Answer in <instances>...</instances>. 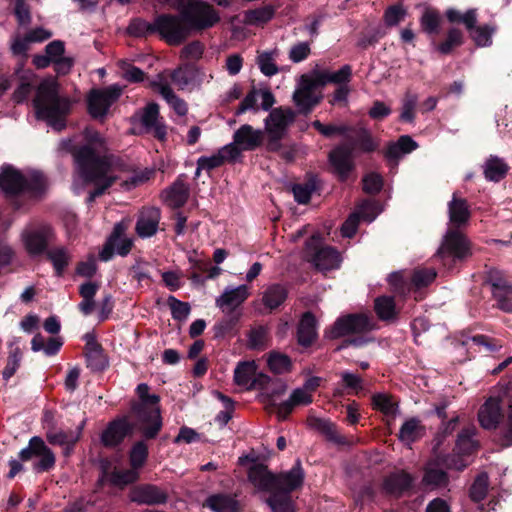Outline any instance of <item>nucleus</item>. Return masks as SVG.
Listing matches in <instances>:
<instances>
[{
	"instance_id": "43",
	"label": "nucleus",
	"mask_w": 512,
	"mask_h": 512,
	"mask_svg": "<svg viewBox=\"0 0 512 512\" xmlns=\"http://www.w3.org/2000/svg\"><path fill=\"white\" fill-rule=\"evenodd\" d=\"M484 284H487L491 287L492 295H500V291H503L512 286V282L508 280L506 274L497 268H489L485 271Z\"/></svg>"
},
{
	"instance_id": "53",
	"label": "nucleus",
	"mask_w": 512,
	"mask_h": 512,
	"mask_svg": "<svg viewBox=\"0 0 512 512\" xmlns=\"http://www.w3.org/2000/svg\"><path fill=\"white\" fill-rule=\"evenodd\" d=\"M275 15V8L272 5H265L256 9L248 10L245 18L251 25H261L269 22Z\"/></svg>"
},
{
	"instance_id": "32",
	"label": "nucleus",
	"mask_w": 512,
	"mask_h": 512,
	"mask_svg": "<svg viewBox=\"0 0 512 512\" xmlns=\"http://www.w3.org/2000/svg\"><path fill=\"white\" fill-rule=\"evenodd\" d=\"M477 429L474 426L462 428L456 439L454 450L461 455H471L479 448V442L474 439Z\"/></svg>"
},
{
	"instance_id": "16",
	"label": "nucleus",
	"mask_w": 512,
	"mask_h": 512,
	"mask_svg": "<svg viewBox=\"0 0 512 512\" xmlns=\"http://www.w3.org/2000/svg\"><path fill=\"white\" fill-rule=\"evenodd\" d=\"M124 233L125 226L122 223H116L99 253L101 261L107 262L111 260L115 251L123 257L130 253L133 241L130 238L123 237Z\"/></svg>"
},
{
	"instance_id": "20",
	"label": "nucleus",
	"mask_w": 512,
	"mask_h": 512,
	"mask_svg": "<svg viewBox=\"0 0 512 512\" xmlns=\"http://www.w3.org/2000/svg\"><path fill=\"white\" fill-rule=\"evenodd\" d=\"M160 220V208L154 206L143 207L137 217L136 234L142 239L154 236L158 231Z\"/></svg>"
},
{
	"instance_id": "13",
	"label": "nucleus",
	"mask_w": 512,
	"mask_h": 512,
	"mask_svg": "<svg viewBox=\"0 0 512 512\" xmlns=\"http://www.w3.org/2000/svg\"><path fill=\"white\" fill-rule=\"evenodd\" d=\"M121 94L122 88L118 85H111L103 89L93 88L87 97L88 113L94 119L105 117Z\"/></svg>"
},
{
	"instance_id": "2",
	"label": "nucleus",
	"mask_w": 512,
	"mask_h": 512,
	"mask_svg": "<svg viewBox=\"0 0 512 512\" xmlns=\"http://www.w3.org/2000/svg\"><path fill=\"white\" fill-rule=\"evenodd\" d=\"M62 148L72 154L79 177L85 184H94L92 194L98 198L102 196L114 183V178L108 176L110 162L100 149L104 147V140L98 132L86 136L83 144H74L72 140L62 142Z\"/></svg>"
},
{
	"instance_id": "6",
	"label": "nucleus",
	"mask_w": 512,
	"mask_h": 512,
	"mask_svg": "<svg viewBox=\"0 0 512 512\" xmlns=\"http://www.w3.org/2000/svg\"><path fill=\"white\" fill-rule=\"evenodd\" d=\"M150 387L140 383L136 388L139 401L133 400L130 405V415L139 424V432L145 439H155L163 427L160 396L149 393Z\"/></svg>"
},
{
	"instance_id": "34",
	"label": "nucleus",
	"mask_w": 512,
	"mask_h": 512,
	"mask_svg": "<svg viewBox=\"0 0 512 512\" xmlns=\"http://www.w3.org/2000/svg\"><path fill=\"white\" fill-rule=\"evenodd\" d=\"M213 512H240L241 505L235 497L228 494H213L209 496L204 504Z\"/></svg>"
},
{
	"instance_id": "23",
	"label": "nucleus",
	"mask_w": 512,
	"mask_h": 512,
	"mask_svg": "<svg viewBox=\"0 0 512 512\" xmlns=\"http://www.w3.org/2000/svg\"><path fill=\"white\" fill-rule=\"evenodd\" d=\"M239 157H241V149L239 147H235L234 145H225L218 150L216 154H213L210 157L201 156L197 160V165L200 168H204L207 172L222 166L224 163H233Z\"/></svg>"
},
{
	"instance_id": "17",
	"label": "nucleus",
	"mask_w": 512,
	"mask_h": 512,
	"mask_svg": "<svg viewBox=\"0 0 512 512\" xmlns=\"http://www.w3.org/2000/svg\"><path fill=\"white\" fill-rule=\"evenodd\" d=\"M130 500L138 505H161L168 501L165 490L154 484H140L132 488Z\"/></svg>"
},
{
	"instance_id": "35",
	"label": "nucleus",
	"mask_w": 512,
	"mask_h": 512,
	"mask_svg": "<svg viewBox=\"0 0 512 512\" xmlns=\"http://www.w3.org/2000/svg\"><path fill=\"white\" fill-rule=\"evenodd\" d=\"M288 298V290L279 283L269 285L263 292L262 303L270 311L279 308Z\"/></svg>"
},
{
	"instance_id": "25",
	"label": "nucleus",
	"mask_w": 512,
	"mask_h": 512,
	"mask_svg": "<svg viewBox=\"0 0 512 512\" xmlns=\"http://www.w3.org/2000/svg\"><path fill=\"white\" fill-rule=\"evenodd\" d=\"M263 142V132L249 124L240 126L233 134V142L228 145L239 147L242 151H253Z\"/></svg>"
},
{
	"instance_id": "38",
	"label": "nucleus",
	"mask_w": 512,
	"mask_h": 512,
	"mask_svg": "<svg viewBox=\"0 0 512 512\" xmlns=\"http://www.w3.org/2000/svg\"><path fill=\"white\" fill-rule=\"evenodd\" d=\"M322 98V95H315L313 92L305 91L300 88L296 89L293 94V101L299 113L303 115L309 114L313 108L321 102Z\"/></svg>"
},
{
	"instance_id": "31",
	"label": "nucleus",
	"mask_w": 512,
	"mask_h": 512,
	"mask_svg": "<svg viewBox=\"0 0 512 512\" xmlns=\"http://www.w3.org/2000/svg\"><path fill=\"white\" fill-rule=\"evenodd\" d=\"M425 431V426L421 424V421L416 417H412L402 424L397 437L405 445H411L420 440L424 436Z\"/></svg>"
},
{
	"instance_id": "12",
	"label": "nucleus",
	"mask_w": 512,
	"mask_h": 512,
	"mask_svg": "<svg viewBox=\"0 0 512 512\" xmlns=\"http://www.w3.org/2000/svg\"><path fill=\"white\" fill-rule=\"evenodd\" d=\"M20 461H30L32 458H37L33 462V470L36 473L49 472L54 469L56 464V457L54 452L46 445L44 440L39 436L32 437L28 446L23 448L19 454Z\"/></svg>"
},
{
	"instance_id": "54",
	"label": "nucleus",
	"mask_w": 512,
	"mask_h": 512,
	"mask_svg": "<svg viewBox=\"0 0 512 512\" xmlns=\"http://www.w3.org/2000/svg\"><path fill=\"white\" fill-rule=\"evenodd\" d=\"M436 276L437 273L434 268L415 269L410 280L411 290L427 287L435 280Z\"/></svg>"
},
{
	"instance_id": "15",
	"label": "nucleus",
	"mask_w": 512,
	"mask_h": 512,
	"mask_svg": "<svg viewBox=\"0 0 512 512\" xmlns=\"http://www.w3.org/2000/svg\"><path fill=\"white\" fill-rule=\"evenodd\" d=\"M53 238L54 232L49 225H41L22 234L24 247L31 257L46 254Z\"/></svg>"
},
{
	"instance_id": "59",
	"label": "nucleus",
	"mask_w": 512,
	"mask_h": 512,
	"mask_svg": "<svg viewBox=\"0 0 512 512\" xmlns=\"http://www.w3.org/2000/svg\"><path fill=\"white\" fill-rule=\"evenodd\" d=\"M256 63L262 74L271 77L279 72L275 62L274 52L264 51L257 56Z\"/></svg>"
},
{
	"instance_id": "5",
	"label": "nucleus",
	"mask_w": 512,
	"mask_h": 512,
	"mask_svg": "<svg viewBox=\"0 0 512 512\" xmlns=\"http://www.w3.org/2000/svg\"><path fill=\"white\" fill-rule=\"evenodd\" d=\"M35 116L45 121L50 127L61 131L66 127V119L71 112L72 101L59 93L56 81H42L32 100Z\"/></svg>"
},
{
	"instance_id": "29",
	"label": "nucleus",
	"mask_w": 512,
	"mask_h": 512,
	"mask_svg": "<svg viewBox=\"0 0 512 512\" xmlns=\"http://www.w3.org/2000/svg\"><path fill=\"white\" fill-rule=\"evenodd\" d=\"M320 189V180L317 175L309 173L306 175L304 183L294 184L292 186V192L294 199L298 204L307 205L311 196L314 192Z\"/></svg>"
},
{
	"instance_id": "24",
	"label": "nucleus",
	"mask_w": 512,
	"mask_h": 512,
	"mask_svg": "<svg viewBox=\"0 0 512 512\" xmlns=\"http://www.w3.org/2000/svg\"><path fill=\"white\" fill-rule=\"evenodd\" d=\"M413 477L410 473L401 470L388 474L382 483L385 494L399 498L413 486Z\"/></svg>"
},
{
	"instance_id": "11",
	"label": "nucleus",
	"mask_w": 512,
	"mask_h": 512,
	"mask_svg": "<svg viewBox=\"0 0 512 512\" xmlns=\"http://www.w3.org/2000/svg\"><path fill=\"white\" fill-rule=\"evenodd\" d=\"M321 237L314 234L305 241V255L318 270H333L340 266L341 256L332 246H321Z\"/></svg>"
},
{
	"instance_id": "8",
	"label": "nucleus",
	"mask_w": 512,
	"mask_h": 512,
	"mask_svg": "<svg viewBox=\"0 0 512 512\" xmlns=\"http://www.w3.org/2000/svg\"><path fill=\"white\" fill-rule=\"evenodd\" d=\"M180 15L190 35L192 32H202L214 27L221 19L218 11L204 0H186Z\"/></svg>"
},
{
	"instance_id": "36",
	"label": "nucleus",
	"mask_w": 512,
	"mask_h": 512,
	"mask_svg": "<svg viewBox=\"0 0 512 512\" xmlns=\"http://www.w3.org/2000/svg\"><path fill=\"white\" fill-rule=\"evenodd\" d=\"M464 44V34L456 27H451L446 33V37L439 43H434L435 49L442 55H450L453 51Z\"/></svg>"
},
{
	"instance_id": "7",
	"label": "nucleus",
	"mask_w": 512,
	"mask_h": 512,
	"mask_svg": "<svg viewBox=\"0 0 512 512\" xmlns=\"http://www.w3.org/2000/svg\"><path fill=\"white\" fill-rule=\"evenodd\" d=\"M47 188V178L41 172L35 171L25 176L12 165H4L0 173V189L7 197L27 194L37 198L42 196Z\"/></svg>"
},
{
	"instance_id": "45",
	"label": "nucleus",
	"mask_w": 512,
	"mask_h": 512,
	"mask_svg": "<svg viewBox=\"0 0 512 512\" xmlns=\"http://www.w3.org/2000/svg\"><path fill=\"white\" fill-rule=\"evenodd\" d=\"M143 440L136 441L129 451V465L135 471H138L144 467L149 456L148 445Z\"/></svg>"
},
{
	"instance_id": "57",
	"label": "nucleus",
	"mask_w": 512,
	"mask_h": 512,
	"mask_svg": "<svg viewBox=\"0 0 512 512\" xmlns=\"http://www.w3.org/2000/svg\"><path fill=\"white\" fill-rule=\"evenodd\" d=\"M256 366L254 361L248 362H240L234 370V381L239 386H246L253 379V375L255 374Z\"/></svg>"
},
{
	"instance_id": "56",
	"label": "nucleus",
	"mask_w": 512,
	"mask_h": 512,
	"mask_svg": "<svg viewBox=\"0 0 512 512\" xmlns=\"http://www.w3.org/2000/svg\"><path fill=\"white\" fill-rule=\"evenodd\" d=\"M489 477L487 473H480L475 478L469 489V496L474 502H481L486 498L488 493Z\"/></svg>"
},
{
	"instance_id": "28",
	"label": "nucleus",
	"mask_w": 512,
	"mask_h": 512,
	"mask_svg": "<svg viewBox=\"0 0 512 512\" xmlns=\"http://www.w3.org/2000/svg\"><path fill=\"white\" fill-rule=\"evenodd\" d=\"M503 414L497 400L489 398L479 409L478 420L480 425L487 430L496 429Z\"/></svg>"
},
{
	"instance_id": "21",
	"label": "nucleus",
	"mask_w": 512,
	"mask_h": 512,
	"mask_svg": "<svg viewBox=\"0 0 512 512\" xmlns=\"http://www.w3.org/2000/svg\"><path fill=\"white\" fill-rule=\"evenodd\" d=\"M186 174H180L176 180L163 191L164 201L172 209L183 207L190 197V187L186 183Z\"/></svg>"
},
{
	"instance_id": "52",
	"label": "nucleus",
	"mask_w": 512,
	"mask_h": 512,
	"mask_svg": "<svg viewBox=\"0 0 512 512\" xmlns=\"http://www.w3.org/2000/svg\"><path fill=\"white\" fill-rule=\"evenodd\" d=\"M450 23H462L467 30H472L477 23V13L475 9H469L462 14L459 10L450 8L445 13Z\"/></svg>"
},
{
	"instance_id": "58",
	"label": "nucleus",
	"mask_w": 512,
	"mask_h": 512,
	"mask_svg": "<svg viewBox=\"0 0 512 512\" xmlns=\"http://www.w3.org/2000/svg\"><path fill=\"white\" fill-rule=\"evenodd\" d=\"M418 102V96L408 91L402 100V111L399 120L405 123H412L415 119V108Z\"/></svg>"
},
{
	"instance_id": "37",
	"label": "nucleus",
	"mask_w": 512,
	"mask_h": 512,
	"mask_svg": "<svg viewBox=\"0 0 512 512\" xmlns=\"http://www.w3.org/2000/svg\"><path fill=\"white\" fill-rule=\"evenodd\" d=\"M321 75L319 82L324 84V87L329 83H333L337 86L348 85L352 79V67L345 64L338 71L321 69Z\"/></svg>"
},
{
	"instance_id": "3",
	"label": "nucleus",
	"mask_w": 512,
	"mask_h": 512,
	"mask_svg": "<svg viewBox=\"0 0 512 512\" xmlns=\"http://www.w3.org/2000/svg\"><path fill=\"white\" fill-rule=\"evenodd\" d=\"M448 213L453 228L446 232L433 259L446 270L452 271L459 269L462 263L472 256L470 241L458 230V228L467 224L471 217L467 200L457 198L453 194L452 200L448 203Z\"/></svg>"
},
{
	"instance_id": "61",
	"label": "nucleus",
	"mask_w": 512,
	"mask_h": 512,
	"mask_svg": "<svg viewBox=\"0 0 512 512\" xmlns=\"http://www.w3.org/2000/svg\"><path fill=\"white\" fill-rule=\"evenodd\" d=\"M167 305L171 310L172 318L177 321L186 320L191 311L188 302L181 301L172 295L167 298Z\"/></svg>"
},
{
	"instance_id": "62",
	"label": "nucleus",
	"mask_w": 512,
	"mask_h": 512,
	"mask_svg": "<svg viewBox=\"0 0 512 512\" xmlns=\"http://www.w3.org/2000/svg\"><path fill=\"white\" fill-rule=\"evenodd\" d=\"M22 361V352L19 347H14L9 351V355L7 357L6 366L2 372L3 379L7 382L11 377L15 375L17 370L19 369Z\"/></svg>"
},
{
	"instance_id": "40",
	"label": "nucleus",
	"mask_w": 512,
	"mask_h": 512,
	"mask_svg": "<svg viewBox=\"0 0 512 512\" xmlns=\"http://www.w3.org/2000/svg\"><path fill=\"white\" fill-rule=\"evenodd\" d=\"M46 439L52 445L64 446L66 445L65 454H69V449L73 448L75 444L79 441V434H75L74 431H63V430H55L51 428L46 432Z\"/></svg>"
},
{
	"instance_id": "27",
	"label": "nucleus",
	"mask_w": 512,
	"mask_h": 512,
	"mask_svg": "<svg viewBox=\"0 0 512 512\" xmlns=\"http://www.w3.org/2000/svg\"><path fill=\"white\" fill-rule=\"evenodd\" d=\"M317 338V319L311 311H306L302 314L297 326V342L300 346L308 348Z\"/></svg>"
},
{
	"instance_id": "47",
	"label": "nucleus",
	"mask_w": 512,
	"mask_h": 512,
	"mask_svg": "<svg viewBox=\"0 0 512 512\" xmlns=\"http://www.w3.org/2000/svg\"><path fill=\"white\" fill-rule=\"evenodd\" d=\"M312 127L320 133L325 138H332L335 135L344 136L346 139H349V134L354 131V127L347 125V124H341V125H334V124H323L320 120H314L312 122Z\"/></svg>"
},
{
	"instance_id": "48",
	"label": "nucleus",
	"mask_w": 512,
	"mask_h": 512,
	"mask_svg": "<svg viewBox=\"0 0 512 512\" xmlns=\"http://www.w3.org/2000/svg\"><path fill=\"white\" fill-rule=\"evenodd\" d=\"M372 407L386 416L395 417L398 413V402L394 401L391 395L376 393L372 396Z\"/></svg>"
},
{
	"instance_id": "22",
	"label": "nucleus",
	"mask_w": 512,
	"mask_h": 512,
	"mask_svg": "<svg viewBox=\"0 0 512 512\" xmlns=\"http://www.w3.org/2000/svg\"><path fill=\"white\" fill-rule=\"evenodd\" d=\"M159 118V105L156 102H150L143 108L140 121L146 132H151L156 139L164 141L167 137V127L159 121Z\"/></svg>"
},
{
	"instance_id": "9",
	"label": "nucleus",
	"mask_w": 512,
	"mask_h": 512,
	"mask_svg": "<svg viewBox=\"0 0 512 512\" xmlns=\"http://www.w3.org/2000/svg\"><path fill=\"white\" fill-rule=\"evenodd\" d=\"M369 317L365 314L351 313L338 317L335 322L324 331V337L329 340L349 337L354 334H364L373 330Z\"/></svg>"
},
{
	"instance_id": "50",
	"label": "nucleus",
	"mask_w": 512,
	"mask_h": 512,
	"mask_svg": "<svg viewBox=\"0 0 512 512\" xmlns=\"http://www.w3.org/2000/svg\"><path fill=\"white\" fill-rule=\"evenodd\" d=\"M441 16L436 9L426 8L420 18V26L424 33L437 35L440 31Z\"/></svg>"
},
{
	"instance_id": "41",
	"label": "nucleus",
	"mask_w": 512,
	"mask_h": 512,
	"mask_svg": "<svg viewBox=\"0 0 512 512\" xmlns=\"http://www.w3.org/2000/svg\"><path fill=\"white\" fill-rule=\"evenodd\" d=\"M225 317L213 326L214 338L235 335L242 313H224Z\"/></svg>"
},
{
	"instance_id": "55",
	"label": "nucleus",
	"mask_w": 512,
	"mask_h": 512,
	"mask_svg": "<svg viewBox=\"0 0 512 512\" xmlns=\"http://www.w3.org/2000/svg\"><path fill=\"white\" fill-rule=\"evenodd\" d=\"M118 67L121 70L122 78L129 83H141L147 77V74L142 69L127 60H120Z\"/></svg>"
},
{
	"instance_id": "33",
	"label": "nucleus",
	"mask_w": 512,
	"mask_h": 512,
	"mask_svg": "<svg viewBox=\"0 0 512 512\" xmlns=\"http://www.w3.org/2000/svg\"><path fill=\"white\" fill-rule=\"evenodd\" d=\"M483 168L485 179L495 183L503 180L510 170L509 165L504 159L494 155H490L489 158H487Z\"/></svg>"
},
{
	"instance_id": "46",
	"label": "nucleus",
	"mask_w": 512,
	"mask_h": 512,
	"mask_svg": "<svg viewBox=\"0 0 512 512\" xmlns=\"http://www.w3.org/2000/svg\"><path fill=\"white\" fill-rule=\"evenodd\" d=\"M267 365L271 372L276 375L289 373L292 371L293 363L291 358L284 353L271 351L268 355Z\"/></svg>"
},
{
	"instance_id": "51",
	"label": "nucleus",
	"mask_w": 512,
	"mask_h": 512,
	"mask_svg": "<svg viewBox=\"0 0 512 512\" xmlns=\"http://www.w3.org/2000/svg\"><path fill=\"white\" fill-rule=\"evenodd\" d=\"M375 312L380 320L389 321L396 317L394 298L391 296H380L375 299Z\"/></svg>"
},
{
	"instance_id": "44",
	"label": "nucleus",
	"mask_w": 512,
	"mask_h": 512,
	"mask_svg": "<svg viewBox=\"0 0 512 512\" xmlns=\"http://www.w3.org/2000/svg\"><path fill=\"white\" fill-rule=\"evenodd\" d=\"M139 478L140 473L131 467L124 470L114 468L113 470H110L109 484L113 487L124 489L128 485L136 483Z\"/></svg>"
},
{
	"instance_id": "19",
	"label": "nucleus",
	"mask_w": 512,
	"mask_h": 512,
	"mask_svg": "<svg viewBox=\"0 0 512 512\" xmlns=\"http://www.w3.org/2000/svg\"><path fill=\"white\" fill-rule=\"evenodd\" d=\"M250 293L246 285H239L235 288H226L224 292L216 298V306L223 313H242L240 307L248 299Z\"/></svg>"
},
{
	"instance_id": "42",
	"label": "nucleus",
	"mask_w": 512,
	"mask_h": 512,
	"mask_svg": "<svg viewBox=\"0 0 512 512\" xmlns=\"http://www.w3.org/2000/svg\"><path fill=\"white\" fill-rule=\"evenodd\" d=\"M45 255L52 263L55 275L62 277L71 261V255L68 250L65 247H57L49 250Z\"/></svg>"
},
{
	"instance_id": "14",
	"label": "nucleus",
	"mask_w": 512,
	"mask_h": 512,
	"mask_svg": "<svg viewBox=\"0 0 512 512\" xmlns=\"http://www.w3.org/2000/svg\"><path fill=\"white\" fill-rule=\"evenodd\" d=\"M135 429L139 431L136 420L130 421L129 416L124 415L110 421L101 434V443L106 448H116L123 443L126 437L132 436Z\"/></svg>"
},
{
	"instance_id": "63",
	"label": "nucleus",
	"mask_w": 512,
	"mask_h": 512,
	"mask_svg": "<svg viewBox=\"0 0 512 512\" xmlns=\"http://www.w3.org/2000/svg\"><path fill=\"white\" fill-rule=\"evenodd\" d=\"M363 192L369 195H377L384 186L383 177L377 172H369L362 178Z\"/></svg>"
},
{
	"instance_id": "39",
	"label": "nucleus",
	"mask_w": 512,
	"mask_h": 512,
	"mask_svg": "<svg viewBox=\"0 0 512 512\" xmlns=\"http://www.w3.org/2000/svg\"><path fill=\"white\" fill-rule=\"evenodd\" d=\"M198 70L193 64H185L173 70L170 74L171 81L180 90H184L196 80Z\"/></svg>"
},
{
	"instance_id": "60",
	"label": "nucleus",
	"mask_w": 512,
	"mask_h": 512,
	"mask_svg": "<svg viewBox=\"0 0 512 512\" xmlns=\"http://www.w3.org/2000/svg\"><path fill=\"white\" fill-rule=\"evenodd\" d=\"M470 33V37L475 42L477 46L487 47L492 44V34L494 33V28L489 25L483 26H474L472 30H468Z\"/></svg>"
},
{
	"instance_id": "10",
	"label": "nucleus",
	"mask_w": 512,
	"mask_h": 512,
	"mask_svg": "<svg viewBox=\"0 0 512 512\" xmlns=\"http://www.w3.org/2000/svg\"><path fill=\"white\" fill-rule=\"evenodd\" d=\"M155 27L156 34L171 46L181 45L190 37L187 25L180 14L156 15Z\"/></svg>"
},
{
	"instance_id": "18",
	"label": "nucleus",
	"mask_w": 512,
	"mask_h": 512,
	"mask_svg": "<svg viewBox=\"0 0 512 512\" xmlns=\"http://www.w3.org/2000/svg\"><path fill=\"white\" fill-rule=\"evenodd\" d=\"M84 340L86 341L84 355L87 367L93 372L104 371L109 366V361L103 346L97 342L93 333H86Z\"/></svg>"
},
{
	"instance_id": "4",
	"label": "nucleus",
	"mask_w": 512,
	"mask_h": 512,
	"mask_svg": "<svg viewBox=\"0 0 512 512\" xmlns=\"http://www.w3.org/2000/svg\"><path fill=\"white\" fill-rule=\"evenodd\" d=\"M351 133L356 135L355 141H351L349 137L347 142L336 145L328 153V163L331 167V172L341 183L347 182L351 174L356 170L355 151L372 153L379 146L372 133L366 128L356 129L354 127V131Z\"/></svg>"
},
{
	"instance_id": "30",
	"label": "nucleus",
	"mask_w": 512,
	"mask_h": 512,
	"mask_svg": "<svg viewBox=\"0 0 512 512\" xmlns=\"http://www.w3.org/2000/svg\"><path fill=\"white\" fill-rule=\"evenodd\" d=\"M418 148L416 141L409 135H401L396 142H390L384 152V156L389 161L397 163L404 154H409Z\"/></svg>"
},
{
	"instance_id": "26",
	"label": "nucleus",
	"mask_w": 512,
	"mask_h": 512,
	"mask_svg": "<svg viewBox=\"0 0 512 512\" xmlns=\"http://www.w3.org/2000/svg\"><path fill=\"white\" fill-rule=\"evenodd\" d=\"M295 120V113L291 108H275L265 119L267 133L285 135L288 126Z\"/></svg>"
},
{
	"instance_id": "1",
	"label": "nucleus",
	"mask_w": 512,
	"mask_h": 512,
	"mask_svg": "<svg viewBox=\"0 0 512 512\" xmlns=\"http://www.w3.org/2000/svg\"><path fill=\"white\" fill-rule=\"evenodd\" d=\"M248 480L259 491L268 494L266 504L272 512H296L294 491L304 485L305 471L300 459L288 471L274 473L263 463H255L248 469Z\"/></svg>"
},
{
	"instance_id": "49",
	"label": "nucleus",
	"mask_w": 512,
	"mask_h": 512,
	"mask_svg": "<svg viewBox=\"0 0 512 512\" xmlns=\"http://www.w3.org/2000/svg\"><path fill=\"white\" fill-rule=\"evenodd\" d=\"M155 28V19L153 22H148L143 18L137 17L131 19L127 27V33L132 37L147 38L156 34Z\"/></svg>"
},
{
	"instance_id": "64",
	"label": "nucleus",
	"mask_w": 512,
	"mask_h": 512,
	"mask_svg": "<svg viewBox=\"0 0 512 512\" xmlns=\"http://www.w3.org/2000/svg\"><path fill=\"white\" fill-rule=\"evenodd\" d=\"M423 482L428 486L444 487L449 482L448 474L439 468H428L425 470Z\"/></svg>"
}]
</instances>
